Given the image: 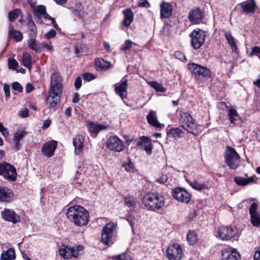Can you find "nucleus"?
Instances as JSON below:
<instances>
[{"label":"nucleus","mask_w":260,"mask_h":260,"mask_svg":"<svg viewBox=\"0 0 260 260\" xmlns=\"http://www.w3.org/2000/svg\"><path fill=\"white\" fill-rule=\"evenodd\" d=\"M66 215L71 222L79 226L86 225L89 221L88 211L78 205L70 207L67 211Z\"/></svg>","instance_id":"f257e3e1"},{"label":"nucleus","mask_w":260,"mask_h":260,"mask_svg":"<svg viewBox=\"0 0 260 260\" xmlns=\"http://www.w3.org/2000/svg\"><path fill=\"white\" fill-rule=\"evenodd\" d=\"M142 202L149 210L155 211L165 205V199L157 193L148 192L143 197Z\"/></svg>","instance_id":"f03ea898"},{"label":"nucleus","mask_w":260,"mask_h":260,"mask_svg":"<svg viewBox=\"0 0 260 260\" xmlns=\"http://www.w3.org/2000/svg\"><path fill=\"white\" fill-rule=\"evenodd\" d=\"M179 123L182 128L193 135H198L201 131L198 127L196 120L187 112L181 113Z\"/></svg>","instance_id":"7ed1b4c3"},{"label":"nucleus","mask_w":260,"mask_h":260,"mask_svg":"<svg viewBox=\"0 0 260 260\" xmlns=\"http://www.w3.org/2000/svg\"><path fill=\"white\" fill-rule=\"evenodd\" d=\"M226 164L231 169H236L239 166L240 155L233 148L226 146L224 154Z\"/></svg>","instance_id":"20e7f679"},{"label":"nucleus","mask_w":260,"mask_h":260,"mask_svg":"<svg viewBox=\"0 0 260 260\" xmlns=\"http://www.w3.org/2000/svg\"><path fill=\"white\" fill-rule=\"evenodd\" d=\"M183 255L182 247L177 243L170 244L166 250V256L169 260H181Z\"/></svg>","instance_id":"39448f33"},{"label":"nucleus","mask_w":260,"mask_h":260,"mask_svg":"<svg viewBox=\"0 0 260 260\" xmlns=\"http://www.w3.org/2000/svg\"><path fill=\"white\" fill-rule=\"evenodd\" d=\"M83 249V246L79 245H75L72 247L62 245L59 250V254L65 259L70 258L72 257L76 258L79 255V252L82 251Z\"/></svg>","instance_id":"423d86ee"},{"label":"nucleus","mask_w":260,"mask_h":260,"mask_svg":"<svg viewBox=\"0 0 260 260\" xmlns=\"http://www.w3.org/2000/svg\"><path fill=\"white\" fill-rule=\"evenodd\" d=\"M0 175L10 181H15L17 177L15 168L7 162L0 163Z\"/></svg>","instance_id":"0eeeda50"},{"label":"nucleus","mask_w":260,"mask_h":260,"mask_svg":"<svg viewBox=\"0 0 260 260\" xmlns=\"http://www.w3.org/2000/svg\"><path fill=\"white\" fill-rule=\"evenodd\" d=\"M205 32L201 29H195L190 34L191 44L195 49H199L204 44L205 39Z\"/></svg>","instance_id":"6e6552de"},{"label":"nucleus","mask_w":260,"mask_h":260,"mask_svg":"<svg viewBox=\"0 0 260 260\" xmlns=\"http://www.w3.org/2000/svg\"><path fill=\"white\" fill-rule=\"evenodd\" d=\"M107 147L111 151L120 152L124 149L122 141L117 136H110L106 142Z\"/></svg>","instance_id":"1a4fd4ad"},{"label":"nucleus","mask_w":260,"mask_h":260,"mask_svg":"<svg viewBox=\"0 0 260 260\" xmlns=\"http://www.w3.org/2000/svg\"><path fill=\"white\" fill-rule=\"evenodd\" d=\"M237 230L232 226H222L218 230V236L222 240H229L236 236Z\"/></svg>","instance_id":"9d476101"},{"label":"nucleus","mask_w":260,"mask_h":260,"mask_svg":"<svg viewBox=\"0 0 260 260\" xmlns=\"http://www.w3.org/2000/svg\"><path fill=\"white\" fill-rule=\"evenodd\" d=\"M115 224L113 223H109L103 228L101 236V241L105 245H109L112 237Z\"/></svg>","instance_id":"9b49d317"},{"label":"nucleus","mask_w":260,"mask_h":260,"mask_svg":"<svg viewBox=\"0 0 260 260\" xmlns=\"http://www.w3.org/2000/svg\"><path fill=\"white\" fill-rule=\"evenodd\" d=\"M204 17V11L198 7L191 9L188 15V18L192 24L200 23Z\"/></svg>","instance_id":"f8f14e48"},{"label":"nucleus","mask_w":260,"mask_h":260,"mask_svg":"<svg viewBox=\"0 0 260 260\" xmlns=\"http://www.w3.org/2000/svg\"><path fill=\"white\" fill-rule=\"evenodd\" d=\"M172 195L176 200L182 203H188L190 200V194L182 188H176L172 190Z\"/></svg>","instance_id":"ddd939ff"},{"label":"nucleus","mask_w":260,"mask_h":260,"mask_svg":"<svg viewBox=\"0 0 260 260\" xmlns=\"http://www.w3.org/2000/svg\"><path fill=\"white\" fill-rule=\"evenodd\" d=\"M1 214L4 220L11 222L14 224L21 221L20 216L12 209H5L1 212Z\"/></svg>","instance_id":"4468645a"},{"label":"nucleus","mask_w":260,"mask_h":260,"mask_svg":"<svg viewBox=\"0 0 260 260\" xmlns=\"http://www.w3.org/2000/svg\"><path fill=\"white\" fill-rule=\"evenodd\" d=\"M49 90L62 93V84L60 74L58 73H54L51 77V84Z\"/></svg>","instance_id":"2eb2a0df"},{"label":"nucleus","mask_w":260,"mask_h":260,"mask_svg":"<svg viewBox=\"0 0 260 260\" xmlns=\"http://www.w3.org/2000/svg\"><path fill=\"white\" fill-rule=\"evenodd\" d=\"M189 69L191 72L204 78H209L210 77L211 73L210 70L196 63H192L189 65Z\"/></svg>","instance_id":"dca6fc26"},{"label":"nucleus","mask_w":260,"mask_h":260,"mask_svg":"<svg viewBox=\"0 0 260 260\" xmlns=\"http://www.w3.org/2000/svg\"><path fill=\"white\" fill-rule=\"evenodd\" d=\"M61 93L49 90L48 96L46 99V105L50 109H54L59 102Z\"/></svg>","instance_id":"f3484780"},{"label":"nucleus","mask_w":260,"mask_h":260,"mask_svg":"<svg viewBox=\"0 0 260 260\" xmlns=\"http://www.w3.org/2000/svg\"><path fill=\"white\" fill-rule=\"evenodd\" d=\"M115 92L118 94L121 99L126 98L127 95V89L128 87V82L126 79H122L120 83L114 85Z\"/></svg>","instance_id":"a211bd4d"},{"label":"nucleus","mask_w":260,"mask_h":260,"mask_svg":"<svg viewBox=\"0 0 260 260\" xmlns=\"http://www.w3.org/2000/svg\"><path fill=\"white\" fill-rule=\"evenodd\" d=\"M240 257L239 253L235 249L228 247L222 251L221 260H239Z\"/></svg>","instance_id":"6ab92c4d"},{"label":"nucleus","mask_w":260,"mask_h":260,"mask_svg":"<svg viewBox=\"0 0 260 260\" xmlns=\"http://www.w3.org/2000/svg\"><path fill=\"white\" fill-rule=\"evenodd\" d=\"M57 147V142L51 141L46 143L42 149V153L47 157L52 156Z\"/></svg>","instance_id":"aec40b11"},{"label":"nucleus","mask_w":260,"mask_h":260,"mask_svg":"<svg viewBox=\"0 0 260 260\" xmlns=\"http://www.w3.org/2000/svg\"><path fill=\"white\" fill-rule=\"evenodd\" d=\"M147 120L148 123L156 128H162L164 126L163 124L160 123L157 116L156 112L151 110L146 116Z\"/></svg>","instance_id":"412c9836"},{"label":"nucleus","mask_w":260,"mask_h":260,"mask_svg":"<svg viewBox=\"0 0 260 260\" xmlns=\"http://www.w3.org/2000/svg\"><path fill=\"white\" fill-rule=\"evenodd\" d=\"M14 198L12 190L6 187H0V202H11Z\"/></svg>","instance_id":"4be33fe9"},{"label":"nucleus","mask_w":260,"mask_h":260,"mask_svg":"<svg viewBox=\"0 0 260 260\" xmlns=\"http://www.w3.org/2000/svg\"><path fill=\"white\" fill-rule=\"evenodd\" d=\"M160 7L161 18H168L172 15V7L170 3L162 2L160 4Z\"/></svg>","instance_id":"5701e85b"},{"label":"nucleus","mask_w":260,"mask_h":260,"mask_svg":"<svg viewBox=\"0 0 260 260\" xmlns=\"http://www.w3.org/2000/svg\"><path fill=\"white\" fill-rule=\"evenodd\" d=\"M243 11L246 13H253L256 9V5L254 0H247L240 4Z\"/></svg>","instance_id":"b1692460"},{"label":"nucleus","mask_w":260,"mask_h":260,"mask_svg":"<svg viewBox=\"0 0 260 260\" xmlns=\"http://www.w3.org/2000/svg\"><path fill=\"white\" fill-rule=\"evenodd\" d=\"M73 145L75 147V153L79 154L84 147V138L82 135H77L73 140Z\"/></svg>","instance_id":"393cba45"},{"label":"nucleus","mask_w":260,"mask_h":260,"mask_svg":"<svg viewBox=\"0 0 260 260\" xmlns=\"http://www.w3.org/2000/svg\"><path fill=\"white\" fill-rule=\"evenodd\" d=\"M229 119L231 123L236 124L241 122V118L237 111L233 108L228 109Z\"/></svg>","instance_id":"a878e982"},{"label":"nucleus","mask_w":260,"mask_h":260,"mask_svg":"<svg viewBox=\"0 0 260 260\" xmlns=\"http://www.w3.org/2000/svg\"><path fill=\"white\" fill-rule=\"evenodd\" d=\"M184 134V132L179 127L172 128L167 132V135L169 137L173 138L176 140L182 138Z\"/></svg>","instance_id":"bb28decb"},{"label":"nucleus","mask_w":260,"mask_h":260,"mask_svg":"<svg viewBox=\"0 0 260 260\" xmlns=\"http://www.w3.org/2000/svg\"><path fill=\"white\" fill-rule=\"evenodd\" d=\"M124 17L122 23L125 26L128 27L132 23L134 19V14L131 10L127 9L123 11Z\"/></svg>","instance_id":"cd10ccee"},{"label":"nucleus","mask_w":260,"mask_h":260,"mask_svg":"<svg viewBox=\"0 0 260 260\" xmlns=\"http://www.w3.org/2000/svg\"><path fill=\"white\" fill-rule=\"evenodd\" d=\"M139 146L141 147L142 149L145 150L148 154L150 155L151 154L152 145L147 137H142L141 138Z\"/></svg>","instance_id":"c85d7f7f"},{"label":"nucleus","mask_w":260,"mask_h":260,"mask_svg":"<svg viewBox=\"0 0 260 260\" xmlns=\"http://www.w3.org/2000/svg\"><path fill=\"white\" fill-rule=\"evenodd\" d=\"M15 252L14 248H10L1 254V260H15Z\"/></svg>","instance_id":"c756f323"},{"label":"nucleus","mask_w":260,"mask_h":260,"mask_svg":"<svg viewBox=\"0 0 260 260\" xmlns=\"http://www.w3.org/2000/svg\"><path fill=\"white\" fill-rule=\"evenodd\" d=\"M224 36L228 41V44L230 46L233 52H236L237 51V47L236 43L235 40L232 36L230 31H225Z\"/></svg>","instance_id":"7c9ffc66"},{"label":"nucleus","mask_w":260,"mask_h":260,"mask_svg":"<svg viewBox=\"0 0 260 260\" xmlns=\"http://www.w3.org/2000/svg\"><path fill=\"white\" fill-rule=\"evenodd\" d=\"M89 132L92 134L96 135L100 131L103 129H106V127L104 125L90 122L88 124Z\"/></svg>","instance_id":"2f4dec72"},{"label":"nucleus","mask_w":260,"mask_h":260,"mask_svg":"<svg viewBox=\"0 0 260 260\" xmlns=\"http://www.w3.org/2000/svg\"><path fill=\"white\" fill-rule=\"evenodd\" d=\"M254 178L251 177L248 178H244L241 177H236L234 179L235 182L238 185L245 186L254 182Z\"/></svg>","instance_id":"473e14b6"},{"label":"nucleus","mask_w":260,"mask_h":260,"mask_svg":"<svg viewBox=\"0 0 260 260\" xmlns=\"http://www.w3.org/2000/svg\"><path fill=\"white\" fill-rule=\"evenodd\" d=\"M22 62L23 65L28 69L31 68L32 58L28 52H24L22 55Z\"/></svg>","instance_id":"72a5a7b5"},{"label":"nucleus","mask_w":260,"mask_h":260,"mask_svg":"<svg viewBox=\"0 0 260 260\" xmlns=\"http://www.w3.org/2000/svg\"><path fill=\"white\" fill-rule=\"evenodd\" d=\"M95 64L98 70H107L111 66V63L109 62H106L104 59L100 60L99 59L95 60Z\"/></svg>","instance_id":"f704fd0d"},{"label":"nucleus","mask_w":260,"mask_h":260,"mask_svg":"<svg viewBox=\"0 0 260 260\" xmlns=\"http://www.w3.org/2000/svg\"><path fill=\"white\" fill-rule=\"evenodd\" d=\"M27 44L28 47L34 51L37 52L42 51V47L41 46L40 44H38L35 39L31 38L29 39L27 41Z\"/></svg>","instance_id":"c9c22d12"},{"label":"nucleus","mask_w":260,"mask_h":260,"mask_svg":"<svg viewBox=\"0 0 260 260\" xmlns=\"http://www.w3.org/2000/svg\"><path fill=\"white\" fill-rule=\"evenodd\" d=\"M187 241L190 245H193L198 241V235L194 231H190L187 235Z\"/></svg>","instance_id":"e433bc0d"},{"label":"nucleus","mask_w":260,"mask_h":260,"mask_svg":"<svg viewBox=\"0 0 260 260\" xmlns=\"http://www.w3.org/2000/svg\"><path fill=\"white\" fill-rule=\"evenodd\" d=\"M124 205L128 207H134L137 202V199L133 196L128 195L123 198Z\"/></svg>","instance_id":"4c0bfd02"},{"label":"nucleus","mask_w":260,"mask_h":260,"mask_svg":"<svg viewBox=\"0 0 260 260\" xmlns=\"http://www.w3.org/2000/svg\"><path fill=\"white\" fill-rule=\"evenodd\" d=\"M46 13V7L43 5H39L35 9L34 14L39 20H41V16H43Z\"/></svg>","instance_id":"58836bf2"},{"label":"nucleus","mask_w":260,"mask_h":260,"mask_svg":"<svg viewBox=\"0 0 260 260\" xmlns=\"http://www.w3.org/2000/svg\"><path fill=\"white\" fill-rule=\"evenodd\" d=\"M26 132L23 131H18L14 134L13 140L15 142V146L16 147L19 146L20 141L23 138Z\"/></svg>","instance_id":"ea45409f"},{"label":"nucleus","mask_w":260,"mask_h":260,"mask_svg":"<svg viewBox=\"0 0 260 260\" xmlns=\"http://www.w3.org/2000/svg\"><path fill=\"white\" fill-rule=\"evenodd\" d=\"M28 33L32 37H36L37 34V28L34 21L29 20L28 22Z\"/></svg>","instance_id":"a19ab883"},{"label":"nucleus","mask_w":260,"mask_h":260,"mask_svg":"<svg viewBox=\"0 0 260 260\" xmlns=\"http://www.w3.org/2000/svg\"><path fill=\"white\" fill-rule=\"evenodd\" d=\"M21 13V10L19 9H16L9 13V19L10 21L14 22L18 17Z\"/></svg>","instance_id":"79ce46f5"},{"label":"nucleus","mask_w":260,"mask_h":260,"mask_svg":"<svg viewBox=\"0 0 260 260\" xmlns=\"http://www.w3.org/2000/svg\"><path fill=\"white\" fill-rule=\"evenodd\" d=\"M10 37L13 38L16 42H19L22 39L23 35L19 31L12 30L10 32Z\"/></svg>","instance_id":"37998d69"},{"label":"nucleus","mask_w":260,"mask_h":260,"mask_svg":"<svg viewBox=\"0 0 260 260\" xmlns=\"http://www.w3.org/2000/svg\"><path fill=\"white\" fill-rule=\"evenodd\" d=\"M149 84L157 91L163 92L165 91V89L162 86V85L156 81H151L149 82Z\"/></svg>","instance_id":"c03bdc74"},{"label":"nucleus","mask_w":260,"mask_h":260,"mask_svg":"<svg viewBox=\"0 0 260 260\" xmlns=\"http://www.w3.org/2000/svg\"><path fill=\"white\" fill-rule=\"evenodd\" d=\"M190 185L193 188L198 190H201L206 188L205 184L199 183L197 181H193L190 183Z\"/></svg>","instance_id":"a18cd8bd"},{"label":"nucleus","mask_w":260,"mask_h":260,"mask_svg":"<svg viewBox=\"0 0 260 260\" xmlns=\"http://www.w3.org/2000/svg\"><path fill=\"white\" fill-rule=\"evenodd\" d=\"M250 216L251 223L254 226H259L260 225V215L258 213Z\"/></svg>","instance_id":"49530a36"},{"label":"nucleus","mask_w":260,"mask_h":260,"mask_svg":"<svg viewBox=\"0 0 260 260\" xmlns=\"http://www.w3.org/2000/svg\"><path fill=\"white\" fill-rule=\"evenodd\" d=\"M133 44L132 41L129 40H127L125 41L123 46L120 47V50L121 51L129 50L132 48Z\"/></svg>","instance_id":"de8ad7c7"},{"label":"nucleus","mask_w":260,"mask_h":260,"mask_svg":"<svg viewBox=\"0 0 260 260\" xmlns=\"http://www.w3.org/2000/svg\"><path fill=\"white\" fill-rule=\"evenodd\" d=\"M256 56L260 59V47L259 46H254L251 49V51L249 54V56L252 57L253 56Z\"/></svg>","instance_id":"09e8293b"},{"label":"nucleus","mask_w":260,"mask_h":260,"mask_svg":"<svg viewBox=\"0 0 260 260\" xmlns=\"http://www.w3.org/2000/svg\"><path fill=\"white\" fill-rule=\"evenodd\" d=\"M123 166L127 172H134V166L132 161L129 160L127 163H123Z\"/></svg>","instance_id":"8fccbe9b"},{"label":"nucleus","mask_w":260,"mask_h":260,"mask_svg":"<svg viewBox=\"0 0 260 260\" xmlns=\"http://www.w3.org/2000/svg\"><path fill=\"white\" fill-rule=\"evenodd\" d=\"M8 65L10 69H16L18 66V61L15 59H8Z\"/></svg>","instance_id":"3c124183"},{"label":"nucleus","mask_w":260,"mask_h":260,"mask_svg":"<svg viewBox=\"0 0 260 260\" xmlns=\"http://www.w3.org/2000/svg\"><path fill=\"white\" fill-rule=\"evenodd\" d=\"M114 259L115 260H132L131 256L124 253L115 256Z\"/></svg>","instance_id":"603ef678"},{"label":"nucleus","mask_w":260,"mask_h":260,"mask_svg":"<svg viewBox=\"0 0 260 260\" xmlns=\"http://www.w3.org/2000/svg\"><path fill=\"white\" fill-rule=\"evenodd\" d=\"M257 204L255 203H253L249 209V213L250 214V216L253 215L254 214H258L257 212Z\"/></svg>","instance_id":"864d4df0"},{"label":"nucleus","mask_w":260,"mask_h":260,"mask_svg":"<svg viewBox=\"0 0 260 260\" xmlns=\"http://www.w3.org/2000/svg\"><path fill=\"white\" fill-rule=\"evenodd\" d=\"M12 88L14 90L17 91L19 92H22L23 89L21 84L17 82H15L12 84Z\"/></svg>","instance_id":"5fc2aeb1"},{"label":"nucleus","mask_w":260,"mask_h":260,"mask_svg":"<svg viewBox=\"0 0 260 260\" xmlns=\"http://www.w3.org/2000/svg\"><path fill=\"white\" fill-rule=\"evenodd\" d=\"M174 56L176 58L182 61L186 60V58L184 54L182 52L179 51H176L174 53Z\"/></svg>","instance_id":"6e6d98bb"},{"label":"nucleus","mask_w":260,"mask_h":260,"mask_svg":"<svg viewBox=\"0 0 260 260\" xmlns=\"http://www.w3.org/2000/svg\"><path fill=\"white\" fill-rule=\"evenodd\" d=\"M0 132L5 137H7L9 136V132L8 129L5 127L3 124L1 122L0 123Z\"/></svg>","instance_id":"4d7b16f0"},{"label":"nucleus","mask_w":260,"mask_h":260,"mask_svg":"<svg viewBox=\"0 0 260 260\" xmlns=\"http://www.w3.org/2000/svg\"><path fill=\"white\" fill-rule=\"evenodd\" d=\"M56 35V32L54 29H51L48 32H46L45 35V38L47 39H50L55 37Z\"/></svg>","instance_id":"13d9d810"},{"label":"nucleus","mask_w":260,"mask_h":260,"mask_svg":"<svg viewBox=\"0 0 260 260\" xmlns=\"http://www.w3.org/2000/svg\"><path fill=\"white\" fill-rule=\"evenodd\" d=\"M83 78L84 80L90 81L95 78L94 76L91 73H87L82 75Z\"/></svg>","instance_id":"bf43d9fd"},{"label":"nucleus","mask_w":260,"mask_h":260,"mask_svg":"<svg viewBox=\"0 0 260 260\" xmlns=\"http://www.w3.org/2000/svg\"><path fill=\"white\" fill-rule=\"evenodd\" d=\"M82 85V80L80 77H78L75 79V86L77 89L80 88Z\"/></svg>","instance_id":"052dcab7"},{"label":"nucleus","mask_w":260,"mask_h":260,"mask_svg":"<svg viewBox=\"0 0 260 260\" xmlns=\"http://www.w3.org/2000/svg\"><path fill=\"white\" fill-rule=\"evenodd\" d=\"M4 90L5 93L6 98H9L10 96V86L8 84H5L4 86Z\"/></svg>","instance_id":"680f3d73"},{"label":"nucleus","mask_w":260,"mask_h":260,"mask_svg":"<svg viewBox=\"0 0 260 260\" xmlns=\"http://www.w3.org/2000/svg\"><path fill=\"white\" fill-rule=\"evenodd\" d=\"M138 5L139 7H148L149 6V4L147 0H139Z\"/></svg>","instance_id":"e2e57ef3"},{"label":"nucleus","mask_w":260,"mask_h":260,"mask_svg":"<svg viewBox=\"0 0 260 260\" xmlns=\"http://www.w3.org/2000/svg\"><path fill=\"white\" fill-rule=\"evenodd\" d=\"M41 46L42 47V50L44 48H47L49 51H53V47L51 45H49L47 43H41L40 44Z\"/></svg>","instance_id":"0e129e2a"},{"label":"nucleus","mask_w":260,"mask_h":260,"mask_svg":"<svg viewBox=\"0 0 260 260\" xmlns=\"http://www.w3.org/2000/svg\"><path fill=\"white\" fill-rule=\"evenodd\" d=\"M28 110L27 109H23L19 111V115L22 116L23 117H26L28 116Z\"/></svg>","instance_id":"69168bd1"},{"label":"nucleus","mask_w":260,"mask_h":260,"mask_svg":"<svg viewBox=\"0 0 260 260\" xmlns=\"http://www.w3.org/2000/svg\"><path fill=\"white\" fill-rule=\"evenodd\" d=\"M51 124L50 120H45L43 121L42 128L46 129L48 128Z\"/></svg>","instance_id":"338daca9"},{"label":"nucleus","mask_w":260,"mask_h":260,"mask_svg":"<svg viewBox=\"0 0 260 260\" xmlns=\"http://www.w3.org/2000/svg\"><path fill=\"white\" fill-rule=\"evenodd\" d=\"M80 95L78 93H75L74 94V98L73 99V102L74 103H77L79 101Z\"/></svg>","instance_id":"774afa93"}]
</instances>
